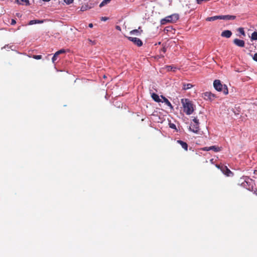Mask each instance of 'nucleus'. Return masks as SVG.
Instances as JSON below:
<instances>
[{
  "label": "nucleus",
  "mask_w": 257,
  "mask_h": 257,
  "mask_svg": "<svg viewBox=\"0 0 257 257\" xmlns=\"http://www.w3.org/2000/svg\"><path fill=\"white\" fill-rule=\"evenodd\" d=\"M16 23V21L14 19H12L11 21V25H14Z\"/></svg>",
  "instance_id": "c9c22d12"
},
{
  "label": "nucleus",
  "mask_w": 257,
  "mask_h": 257,
  "mask_svg": "<svg viewBox=\"0 0 257 257\" xmlns=\"http://www.w3.org/2000/svg\"><path fill=\"white\" fill-rule=\"evenodd\" d=\"M236 18V16L232 15H223L220 16V20H234Z\"/></svg>",
  "instance_id": "9d476101"
},
{
  "label": "nucleus",
  "mask_w": 257,
  "mask_h": 257,
  "mask_svg": "<svg viewBox=\"0 0 257 257\" xmlns=\"http://www.w3.org/2000/svg\"><path fill=\"white\" fill-rule=\"evenodd\" d=\"M43 1H45V2H48L50 0H43Z\"/></svg>",
  "instance_id": "79ce46f5"
},
{
  "label": "nucleus",
  "mask_w": 257,
  "mask_h": 257,
  "mask_svg": "<svg viewBox=\"0 0 257 257\" xmlns=\"http://www.w3.org/2000/svg\"><path fill=\"white\" fill-rule=\"evenodd\" d=\"M111 0H103L99 5V7L101 8L109 3Z\"/></svg>",
  "instance_id": "6ab92c4d"
},
{
  "label": "nucleus",
  "mask_w": 257,
  "mask_h": 257,
  "mask_svg": "<svg viewBox=\"0 0 257 257\" xmlns=\"http://www.w3.org/2000/svg\"><path fill=\"white\" fill-rule=\"evenodd\" d=\"M169 125H170V127L172 128H173V129H176V125L174 123H170L169 124Z\"/></svg>",
  "instance_id": "7c9ffc66"
},
{
  "label": "nucleus",
  "mask_w": 257,
  "mask_h": 257,
  "mask_svg": "<svg viewBox=\"0 0 257 257\" xmlns=\"http://www.w3.org/2000/svg\"><path fill=\"white\" fill-rule=\"evenodd\" d=\"M199 124L191 122L190 126V130L194 133H197L199 130Z\"/></svg>",
  "instance_id": "6e6552de"
},
{
  "label": "nucleus",
  "mask_w": 257,
  "mask_h": 257,
  "mask_svg": "<svg viewBox=\"0 0 257 257\" xmlns=\"http://www.w3.org/2000/svg\"><path fill=\"white\" fill-rule=\"evenodd\" d=\"M17 3L20 5L25 4L26 5L29 4V0H17Z\"/></svg>",
  "instance_id": "a211bd4d"
},
{
  "label": "nucleus",
  "mask_w": 257,
  "mask_h": 257,
  "mask_svg": "<svg viewBox=\"0 0 257 257\" xmlns=\"http://www.w3.org/2000/svg\"><path fill=\"white\" fill-rule=\"evenodd\" d=\"M89 41L90 42V43H92L93 45L94 44V43L92 42L91 40H89Z\"/></svg>",
  "instance_id": "a19ab883"
},
{
  "label": "nucleus",
  "mask_w": 257,
  "mask_h": 257,
  "mask_svg": "<svg viewBox=\"0 0 257 257\" xmlns=\"http://www.w3.org/2000/svg\"><path fill=\"white\" fill-rule=\"evenodd\" d=\"M161 97L163 99V102H165V104L167 106H169L170 108H173V106L172 105L171 103L168 100V99H167L165 97L163 96V95H161Z\"/></svg>",
  "instance_id": "4468645a"
},
{
  "label": "nucleus",
  "mask_w": 257,
  "mask_h": 257,
  "mask_svg": "<svg viewBox=\"0 0 257 257\" xmlns=\"http://www.w3.org/2000/svg\"><path fill=\"white\" fill-rule=\"evenodd\" d=\"M177 142V143L179 144L185 151L188 150V145L186 142H184L181 140H178Z\"/></svg>",
  "instance_id": "f8f14e48"
},
{
  "label": "nucleus",
  "mask_w": 257,
  "mask_h": 257,
  "mask_svg": "<svg viewBox=\"0 0 257 257\" xmlns=\"http://www.w3.org/2000/svg\"><path fill=\"white\" fill-rule=\"evenodd\" d=\"M209 0H196V2L198 4H201L203 1H209Z\"/></svg>",
  "instance_id": "2f4dec72"
},
{
  "label": "nucleus",
  "mask_w": 257,
  "mask_h": 257,
  "mask_svg": "<svg viewBox=\"0 0 257 257\" xmlns=\"http://www.w3.org/2000/svg\"><path fill=\"white\" fill-rule=\"evenodd\" d=\"M115 28H116V30H118L119 31H120L121 30V28H120V27L119 26H116Z\"/></svg>",
  "instance_id": "e433bc0d"
},
{
  "label": "nucleus",
  "mask_w": 257,
  "mask_h": 257,
  "mask_svg": "<svg viewBox=\"0 0 257 257\" xmlns=\"http://www.w3.org/2000/svg\"><path fill=\"white\" fill-rule=\"evenodd\" d=\"M58 56L57 55H56V54L55 53V54L54 55V56H53L52 58V62L53 63L55 62V61L57 59V57Z\"/></svg>",
  "instance_id": "bb28decb"
},
{
  "label": "nucleus",
  "mask_w": 257,
  "mask_h": 257,
  "mask_svg": "<svg viewBox=\"0 0 257 257\" xmlns=\"http://www.w3.org/2000/svg\"><path fill=\"white\" fill-rule=\"evenodd\" d=\"M224 166H225L222 165H217V164H216V167L218 169H220L221 171H222V168H222V167H224Z\"/></svg>",
  "instance_id": "c85d7f7f"
},
{
  "label": "nucleus",
  "mask_w": 257,
  "mask_h": 257,
  "mask_svg": "<svg viewBox=\"0 0 257 257\" xmlns=\"http://www.w3.org/2000/svg\"><path fill=\"white\" fill-rule=\"evenodd\" d=\"M252 59L254 61L257 62V53L254 54L252 57Z\"/></svg>",
  "instance_id": "473e14b6"
},
{
  "label": "nucleus",
  "mask_w": 257,
  "mask_h": 257,
  "mask_svg": "<svg viewBox=\"0 0 257 257\" xmlns=\"http://www.w3.org/2000/svg\"><path fill=\"white\" fill-rule=\"evenodd\" d=\"M126 38L138 47H141L143 45V42L139 38L132 37H126Z\"/></svg>",
  "instance_id": "39448f33"
},
{
  "label": "nucleus",
  "mask_w": 257,
  "mask_h": 257,
  "mask_svg": "<svg viewBox=\"0 0 257 257\" xmlns=\"http://www.w3.org/2000/svg\"><path fill=\"white\" fill-rule=\"evenodd\" d=\"M179 17L178 14H173L163 19L161 23L162 25H165L167 23H175L179 19Z\"/></svg>",
  "instance_id": "20e7f679"
},
{
  "label": "nucleus",
  "mask_w": 257,
  "mask_h": 257,
  "mask_svg": "<svg viewBox=\"0 0 257 257\" xmlns=\"http://www.w3.org/2000/svg\"><path fill=\"white\" fill-rule=\"evenodd\" d=\"M161 51L163 52V53H165L166 52V48L165 47H163L161 49Z\"/></svg>",
  "instance_id": "f704fd0d"
},
{
  "label": "nucleus",
  "mask_w": 257,
  "mask_h": 257,
  "mask_svg": "<svg viewBox=\"0 0 257 257\" xmlns=\"http://www.w3.org/2000/svg\"><path fill=\"white\" fill-rule=\"evenodd\" d=\"M130 34L131 35H140V32L137 29L133 30L130 32Z\"/></svg>",
  "instance_id": "aec40b11"
},
{
  "label": "nucleus",
  "mask_w": 257,
  "mask_h": 257,
  "mask_svg": "<svg viewBox=\"0 0 257 257\" xmlns=\"http://www.w3.org/2000/svg\"><path fill=\"white\" fill-rule=\"evenodd\" d=\"M234 44L240 47H243L245 45V42L243 40L238 39H235L233 40Z\"/></svg>",
  "instance_id": "1a4fd4ad"
},
{
  "label": "nucleus",
  "mask_w": 257,
  "mask_h": 257,
  "mask_svg": "<svg viewBox=\"0 0 257 257\" xmlns=\"http://www.w3.org/2000/svg\"><path fill=\"white\" fill-rule=\"evenodd\" d=\"M66 51L64 50V49H61L58 51H57L55 54H56V55H57L58 56L59 55H60V54H62V53H65Z\"/></svg>",
  "instance_id": "b1692460"
},
{
  "label": "nucleus",
  "mask_w": 257,
  "mask_h": 257,
  "mask_svg": "<svg viewBox=\"0 0 257 257\" xmlns=\"http://www.w3.org/2000/svg\"><path fill=\"white\" fill-rule=\"evenodd\" d=\"M222 172L227 177H230L233 175V173L226 167H222Z\"/></svg>",
  "instance_id": "0eeeda50"
},
{
  "label": "nucleus",
  "mask_w": 257,
  "mask_h": 257,
  "mask_svg": "<svg viewBox=\"0 0 257 257\" xmlns=\"http://www.w3.org/2000/svg\"><path fill=\"white\" fill-rule=\"evenodd\" d=\"M251 39L254 40H257V32H254L251 34Z\"/></svg>",
  "instance_id": "5701e85b"
},
{
  "label": "nucleus",
  "mask_w": 257,
  "mask_h": 257,
  "mask_svg": "<svg viewBox=\"0 0 257 257\" xmlns=\"http://www.w3.org/2000/svg\"><path fill=\"white\" fill-rule=\"evenodd\" d=\"M210 148V150H213L215 152H218L221 150L219 147H216L215 146H211Z\"/></svg>",
  "instance_id": "f3484780"
},
{
  "label": "nucleus",
  "mask_w": 257,
  "mask_h": 257,
  "mask_svg": "<svg viewBox=\"0 0 257 257\" xmlns=\"http://www.w3.org/2000/svg\"><path fill=\"white\" fill-rule=\"evenodd\" d=\"M220 19V16H216L211 17H208L206 18V20L207 21H213L216 20Z\"/></svg>",
  "instance_id": "2eb2a0df"
},
{
  "label": "nucleus",
  "mask_w": 257,
  "mask_h": 257,
  "mask_svg": "<svg viewBox=\"0 0 257 257\" xmlns=\"http://www.w3.org/2000/svg\"><path fill=\"white\" fill-rule=\"evenodd\" d=\"M210 162L211 164H213L214 163V159H211L210 160Z\"/></svg>",
  "instance_id": "ea45409f"
},
{
  "label": "nucleus",
  "mask_w": 257,
  "mask_h": 257,
  "mask_svg": "<svg viewBox=\"0 0 257 257\" xmlns=\"http://www.w3.org/2000/svg\"><path fill=\"white\" fill-rule=\"evenodd\" d=\"M89 28H92L93 27V24L92 23H90L88 25Z\"/></svg>",
  "instance_id": "58836bf2"
},
{
  "label": "nucleus",
  "mask_w": 257,
  "mask_h": 257,
  "mask_svg": "<svg viewBox=\"0 0 257 257\" xmlns=\"http://www.w3.org/2000/svg\"><path fill=\"white\" fill-rule=\"evenodd\" d=\"M151 96H152V98L156 102H162L161 99L160 98V97H159V96L158 94H156L155 93H153L152 94Z\"/></svg>",
  "instance_id": "ddd939ff"
},
{
  "label": "nucleus",
  "mask_w": 257,
  "mask_h": 257,
  "mask_svg": "<svg viewBox=\"0 0 257 257\" xmlns=\"http://www.w3.org/2000/svg\"><path fill=\"white\" fill-rule=\"evenodd\" d=\"M240 185L249 191H252L254 186V181L248 177L241 178L240 180Z\"/></svg>",
  "instance_id": "f257e3e1"
},
{
  "label": "nucleus",
  "mask_w": 257,
  "mask_h": 257,
  "mask_svg": "<svg viewBox=\"0 0 257 257\" xmlns=\"http://www.w3.org/2000/svg\"><path fill=\"white\" fill-rule=\"evenodd\" d=\"M101 19H102V20L106 21V20H107L108 19V18H106V17H102V18H101Z\"/></svg>",
  "instance_id": "4c0bfd02"
},
{
  "label": "nucleus",
  "mask_w": 257,
  "mask_h": 257,
  "mask_svg": "<svg viewBox=\"0 0 257 257\" xmlns=\"http://www.w3.org/2000/svg\"><path fill=\"white\" fill-rule=\"evenodd\" d=\"M193 123H199V120L196 118V117H194L193 119Z\"/></svg>",
  "instance_id": "cd10ccee"
},
{
  "label": "nucleus",
  "mask_w": 257,
  "mask_h": 257,
  "mask_svg": "<svg viewBox=\"0 0 257 257\" xmlns=\"http://www.w3.org/2000/svg\"><path fill=\"white\" fill-rule=\"evenodd\" d=\"M32 57L34 58V59H37V60H39V59H41L42 58V56L41 55H33L32 56Z\"/></svg>",
  "instance_id": "393cba45"
},
{
  "label": "nucleus",
  "mask_w": 257,
  "mask_h": 257,
  "mask_svg": "<svg viewBox=\"0 0 257 257\" xmlns=\"http://www.w3.org/2000/svg\"><path fill=\"white\" fill-rule=\"evenodd\" d=\"M43 22V21H40L38 20H31L29 22V24L30 25L36 24H40L42 23Z\"/></svg>",
  "instance_id": "dca6fc26"
},
{
  "label": "nucleus",
  "mask_w": 257,
  "mask_h": 257,
  "mask_svg": "<svg viewBox=\"0 0 257 257\" xmlns=\"http://www.w3.org/2000/svg\"><path fill=\"white\" fill-rule=\"evenodd\" d=\"M238 32L243 36H245V34L243 28H239L237 30Z\"/></svg>",
  "instance_id": "4be33fe9"
},
{
  "label": "nucleus",
  "mask_w": 257,
  "mask_h": 257,
  "mask_svg": "<svg viewBox=\"0 0 257 257\" xmlns=\"http://www.w3.org/2000/svg\"><path fill=\"white\" fill-rule=\"evenodd\" d=\"M213 86L217 91L222 92L224 95H227L228 93L227 86L225 84L223 85L220 80H215L213 82Z\"/></svg>",
  "instance_id": "7ed1b4c3"
},
{
  "label": "nucleus",
  "mask_w": 257,
  "mask_h": 257,
  "mask_svg": "<svg viewBox=\"0 0 257 257\" xmlns=\"http://www.w3.org/2000/svg\"><path fill=\"white\" fill-rule=\"evenodd\" d=\"M202 97L206 100L212 101L216 96L215 94L210 92H206L202 94Z\"/></svg>",
  "instance_id": "423d86ee"
},
{
  "label": "nucleus",
  "mask_w": 257,
  "mask_h": 257,
  "mask_svg": "<svg viewBox=\"0 0 257 257\" xmlns=\"http://www.w3.org/2000/svg\"><path fill=\"white\" fill-rule=\"evenodd\" d=\"M181 102L183 106L184 111L186 114L190 115L193 113L194 111L193 105L191 101L188 99L183 98L181 99Z\"/></svg>",
  "instance_id": "f03ea898"
},
{
  "label": "nucleus",
  "mask_w": 257,
  "mask_h": 257,
  "mask_svg": "<svg viewBox=\"0 0 257 257\" xmlns=\"http://www.w3.org/2000/svg\"><path fill=\"white\" fill-rule=\"evenodd\" d=\"M232 35V32L229 30H225L221 33V36L227 38H230Z\"/></svg>",
  "instance_id": "9b49d317"
},
{
  "label": "nucleus",
  "mask_w": 257,
  "mask_h": 257,
  "mask_svg": "<svg viewBox=\"0 0 257 257\" xmlns=\"http://www.w3.org/2000/svg\"><path fill=\"white\" fill-rule=\"evenodd\" d=\"M74 0H64L65 3H66V4L69 5L73 3Z\"/></svg>",
  "instance_id": "a878e982"
},
{
  "label": "nucleus",
  "mask_w": 257,
  "mask_h": 257,
  "mask_svg": "<svg viewBox=\"0 0 257 257\" xmlns=\"http://www.w3.org/2000/svg\"><path fill=\"white\" fill-rule=\"evenodd\" d=\"M167 68L169 71L173 70V71H175V69H176V68L175 67L174 69H173V67L171 66H168Z\"/></svg>",
  "instance_id": "c756f323"
},
{
  "label": "nucleus",
  "mask_w": 257,
  "mask_h": 257,
  "mask_svg": "<svg viewBox=\"0 0 257 257\" xmlns=\"http://www.w3.org/2000/svg\"><path fill=\"white\" fill-rule=\"evenodd\" d=\"M210 147H206L202 148V150L208 151L210 150Z\"/></svg>",
  "instance_id": "72a5a7b5"
},
{
  "label": "nucleus",
  "mask_w": 257,
  "mask_h": 257,
  "mask_svg": "<svg viewBox=\"0 0 257 257\" xmlns=\"http://www.w3.org/2000/svg\"><path fill=\"white\" fill-rule=\"evenodd\" d=\"M192 87V85L191 84H185L183 85V89L184 90H187L191 88Z\"/></svg>",
  "instance_id": "412c9836"
}]
</instances>
